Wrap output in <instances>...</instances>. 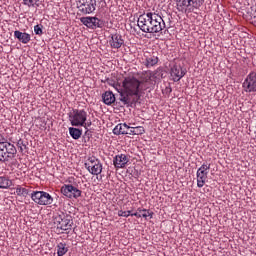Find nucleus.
<instances>
[{
    "label": "nucleus",
    "mask_w": 256,
    "mask_h": 256,
    "mask_svg": "<svg viewBox=\"0 0 256 256\" xmlns=\"http://www.w3.org/2000/svg\"><path fill=\"white\" fill-rule=\"evenodd\" d=\"M130 215H131V211H123V210L118 211L119 217H130Z\"/></svg>",
    "instance_id": "nucleus-30"
},
{
    "label": "nucleus",
    "mask_w": 256,
    "mask_h": 256,
    "mask_svg": "<svg viewBox=\"0 0 256 256\" xmlns=\"http://www.w3.org/2000/svg\"><path fill=\"white\" fill-rule=\"evenodd\" d=\"M80 22L85 25V27H88V29L92 28V23H93V17L88 16V17H82L80 18Z\"/></svg>",
    "instance_id": "nucleus-25"
},
{
    "label": "nucleus",
    "mask_w": 256,
    "mask_h": 256,
    "mask_svg": "<svg viewBox=\"0 0 256 256\" xmlns=\"http://www.w3.org/2000/svg\"><path fill=\"white\" fill-rule=\"evenodd\" d=\"M137 23L143 33H161L165 29V20L154 12L143 13L138 17Z\"/></svg>",
    "instance_id": "nucleus-2"
},
{
    "label": "nucleus",
    "mask_w": 256,
    "mask_h": 256,
    "mask_svg": "<svg viewBox=\"0 0 256 256\" xmlns=\"http://www.w3.org/2000/svg\"><path fill=\"white\" fill-rule=\"evenodd\" d=\"M61 193L68 199H79L83 192L71 184H64L61 187Z\"/></svg>",
    "instance_id": "nucleus-9"
},
{
    "label": "nucleus",
    "mask_w": 256,
    "mask_h": 256,
    "mask_svg": "<svg viewBox=\"0 0 256 256\" xmlns=\"http://www.w3.org/2000/svg\"><path fill=\"white\" fill-rule=\"evenodd\" d=\"M84 165L91 175H101L103 173V164L95 156L89 157Z\"/></svg>",
    "instance_id": "nucleus-5"
},
{
    "label": "nucleus",
    "mask_w": 256,
    "mask_h": 256,
    "mask_svg": "<svg viewBox=\"0 0 256 256\" xmlns=\"http://www.w3.org/2000/svg\"><path fill=\"white\" fill-rule=\"evenodd\" d=\"M97 7V0H79L77 9L82 15H91Z\"/></svg>",
    "instance_id": "nucleus-7"
},
{
    "label": "nucleus",
    "mask_w": 256,
    "mask_h": 256,
    "mask_svg": "<svg viewBox=\"0 0 256 256\" xmlns=\"http://www.w3.org/2000/svg\"><path fill=\"white\" fill-rule=\"evenodd\" d=\"M14 37L15 39H18L20 43H23V45H27L31 41V34L27 32H21L19 30L14 31Z\"/></svg>",
    "instance_id": "nucleus-15"
},
{
    "label": "nucleus",
    "mask_w": 256,
    "mask_h": 256,
    "mask_svg": "<svg viewBox=\"0 0 256 256\" xmlns=\"http://www.w3.org/2000/svg\"><path fill=\"white\" fill-rule=\"evenodd\" d=\"M68 119L72 127H84L87 131L89 127H91V122H87V111H85V109L73 108L68 113Z\"/></svg>",
    "instance_id": "nucleus-3"
},
{
    "label": "nucleus",
    "mask_w": 256,
    "mask_h": 256,
    "mask_svg": "<svg viewBox=\"0 0 256 256\" xmlns=\"http://www.w3.org/2000/svg\"><path fill=\"white\" fill-rule=\"evenodd\" d=\"M177 10L181 13H187V9L192 5H195L194 0H175Z\"/></svg>",
    "instance_id": "nucleus-14"
},
{
    "label": "nucleus",
    "mask_w": 256,
    "mask_h": 256,
    "mask_svg": "<svg viewBox=\"0 0 256 256\" xmlns=\"http://www.w3.org/2000/svg\"><path fill=\"white\" fill-rule=\"evenodd\" d=\"M138 211L141 217H143L144 219H147V217H150V219H153V212H150L147 209H141V208H138Z\"/></svg>",
    "instance_id": "nucleus-27"
},
{
    "label": "nucleus",
    "mask_w": 256,
    "mask_h": 256,
    "mask_svg": "<svg viewBox=\"0 0 256 256\" xmlns=\"http://www.w3.org/2000/svg\"><path fill=\"white\" fill-rule=\"evenodd\" d=\"M242 88L245 93H256V72H250L244 82L242 83Z\"/></svg>",
    "instance_id": "nucleus-8"
},
{
    "label": "nucleus",
    "mask_w": 256,
    "mask_h": 256,
    "mask_svg": "<svg viewBox=\"0 0 256 256\" xmlns=\"http://www.w3.org/2000/svg\"><path fill=\"white\" fill-rule=\"evenodd\" d=\"M23 142L22 140H19L18 143H17V146L20 148V151H23Z\"/></svg>",
    "instance_id": "nucleus-32"
},
{
    "label": "nucleus",
    "mask_w": 256,
    "mask_h": 256,
    "mask_svg": "<svg viewBox=\"0 0 256 256\" xmlns=\"http://www.w3.org/2000/svg\"><path fill=\"white\" fill-rule=\"evenodd\" d=\"M102 99H103V103H105V105H113V103L115 102V94H113V92H111V91H106L102 95Z\"/></svg>",
    "instance_id": "nucleus-19"
},
{
    "label": "nucleus",
    "mask_w": 256,
    "mask_h": 256,
    "mask_svg": "<svg viewBox=\"0 0 256 256\" xmlns=\"http://www.w3.org/2000/svg\"><path fill=\"white\" fill-rule=\"evenodd\" d=\"M11 187V180L8 177L0 176V189H9Z\"/></svg>",
    "instance_id": "nucleus-22"
},
{
    "label": "nucleus",
    "mask_w": 256,
    "mask_h": 256,
    "mask_svg": "<svg viewBox=\"0 0 256 256\" xmlns=\"http://www.w3.org/2000/svg\"><path fill=\"white\" fill-rule=\"evenodd\" d=\"M23 5L26 7H39L41 5V0H22Z\"/></svg>",
    "instance_id": "nucleus-24"
},
{
    "label": "nucleus",
    "mask_w": 256,
    "mask_h": 256,
    "mask_svg": "<svg viewBox=\"0 0 256 256\" xmlns=\"http://www.w3.org/2000/svg\"><path fill=\"white\" fill-rule=\"evenodd\" d=\"M129 161H131V156L126 154H118L113 159V165L115 169H125Z\"/></svg>",
    "instance_id": "nucleus-11"
},
{
    "label": "nucleus",
    "mask_w": 256,
    "mask_h": 256,
    "mask_svg": "<svg viewBox=\"0 0 256 256\" xmlns=\"http://www.w3.org/2000/svg\"><path fill=\"white\" fill-rule=\"evenodd\" d=\"M153 73L151 71H144L140 74L139 78L135 76H127L122 82L124 92H121L120 101L124 105H131L133 97H141V93L153 87Z\"/></svg>",
    "instance_id": "nucleus-1"
},
{
    "label": "nucleus",
    "mask_w": 256,
    "mask_h": 256,
    "mask_svg": "<svg viewBox=\"0 0 256 256\" xmlns=\"http://www.w3.org/2000/svg\"><path fill=\"white\" fill-rule=\"evenodd\" d=\"M109 43L112 49H121V47H123V44L125 43V40H123V36H121L120 34H113Z\"/></svg>",
    "instance_id": "nucleus-13"
},
{
    "label": "nucleus",
    "mask_w": 256,
    "mask_h": 256,
    "mask_svg": "<svg viewBox=\"0 0 256 256\" xmlns=\"http://www.w3.org/2000/svg\"><path fill=\"white\" fill-rule=\"evenodd\" d=\"M16 195L19 197H27L29 195V190L27 188L21 187V185H18L16 187Z\"/></svg>",
    "instance_id": "nucleus-23"
},
{
    "label": "nucleus",
    "mask_w": 256,
    "mask_h": 256,
    "mask_svg": "<svg viewBox=\"0 0 256 256\" xmlns=\"http://www.w3.org/2000/svg\"><path fill=\"white\" fill-rule=\"evenodd\" d=\"M69 133L72 139H81V135H83V130L75 127H70L69 128Z\"/></svg>",
    "instance_id": "nucleus-21"
},
{
    "label": "nucleus",
    "mask_w": 256,
    "mask_h": 256,
    "mask_svg": "<svg viewBox=\"0 0 256 256\" xmlns=\"http://www.w3.org/2000/svg\"><path fill=\"white\" fill-rule=\"evenodd\" d=\"M131 217H137V219H141V213L139 214L138 212L135 213H130Z\"/></svg>",
    "instance_id": "nucleus-31"
},
{
    "label": "nucleus",
    "mask_w": 256,
    "mask_h": 256,
    "mask_svg": "<svg viewBox=\"0 0 256 256\" xmlns=\"http://www.w3.org/2000/svg\"><path fill=\"white\" fill-rule=\"evenodd\" d=\"M209 169H211V164L203 163L197 170V187H204L205 182L207 181V175H209Z\"/></svg>",
    "instance_id": "nucleus-10"
},
{
    "label": "nucleus",
    "mask_w": 256,
    "mask_h": 256,
    "mask_svg": "<svg viewBox=\"0 0 256 256\" xmlns=\"http://www.w3.org/2000/svg\"><path fill=\"white\" fill-rule=\"evenodd\" d=\"M129 129H131V126L127 125L126 123L118 124L113 129V133H114V135H128Z\"/></svg>",
    "instance_id": "nucleus-16"
},
{
    "label": "nucleus",
    "mask_w": 256,
    "mask_h": 256,
    "mask_svg": "<svg viewBox=\"0 0 256 256\" xmlns=\"http://www.w3.org/2000/svg\"><path fill=\"white\" fill-rule=\"evenodd\" d=\"M145 133V128L143 126H130L128 130V135H143Z\"/></svg>",
    "instance_id": "nucleus-20"
},
{
    "label": "nucleus",
    "mask_w": 256,
    "mask_h": 256,
    "mask_svg": "<svg viewBox=\"0 0 256 256\" xmlns=\"http://www.w3.org/2000/svg\"><path fill=\"white\" fill-rule=\"evenodd\" d=\"M159 63V57L155 55H150L145 59L144 65L147 69H151V67H155Z\"/></svg>",
    "instance_id": "nucleus-18"
},
{
    "label": "nucleus",
    "mask_w": 256,
    "mask_h": 256,
    "mask_svg": "<svg viewBox=\"0 0 256 256\" xmlns=\"http://www.w3.org/2000/svg\"><path fill=\"white\" fill-rule=\"evenodd\" d=\"M56 249H57L58 256L67 255V253L69 252V246L67 245V242H65V241L59 242L56 246Z\"/></svg>",
    "instance_id": "nucleus-17"
},
{
    "label": "nucleus",
    "mask_w": 256,
    "mask_h": 256,
    "mask_svg": "<svg viewBox=\"0 0 256 256\" xmlns=\"http://www.w3.org/2000/svg\"><path fill=\"white\" fill-rule=\"evenodd\" d=\"M31 199L37 205H51L53 203V197L45 191H33Z\"/></svg>",
    "instance_id": "nucleus-6"
},
{
    "label": "nucleus",
    "mask_w": 256,
    "mask_h": 256,
    "mask_svg": "<svg viewBox=\"0 0 256 256\" xmlns=\"http://www.w3.org/2000/svg\"><path fill=\"white\" fill-rule=\"evenodd\" d=\"M170 75L173 81H181V79L185 77V71L183 70V67H181V65L175 64L171 67Z\"/></svg>",
    "instance_id": "nucleus-12"
},
{
    "label": "nucleus",
    "mask_w": 256,
    "mask_h": 256,
    "mask_svg": "<svg viewBox=\"0 0 256 256\" xmlns=\"http://www.w3.org/2000/svg\"><path fill=\"white\" fill-rule=\"evenodd\" d=\"M114 89H116V91H118V93L120 94V99H121V93L125 92V88L121 87V84L115 83L114 84Z\"/></svg>",
    "instance_id": "nucleus-29"
},
{
    "label": "nucleus",
    "mask_w": 256,
    "mask_h": 256,
    "mask_svg": "<svg viewBox=\"0 0 256 256\" xmlns=\"http://www.w3.org/2000/svg\"><path fill=\"white\" fill-rule=\"evenodd\" d=\"M54 225H56L57 229L60 231H71L73 227V218L70 215H57L54 218Z\"/></svg>",
    "instance_id": "nucleus-4"
},
{
    "label": "nucleus",
    "mask_w": 256,
    "mask_h": 256,
    "mask_svg": "<svg viewBox=\"0 0 256 256\" xmlns=\"http://www.w3.org/2000/svg\"><path fill=\"white\" fill-rule=\"evenodd\" d=\"M97 27L99 29H101V27H103V21H101V19H99L97 17H92V28L91 29H97Z\"/></svg>",
    "instance_id": "nucleus-26"
},
{
    "label": "nucleus",
    "mask_w": 256,
    "mask_h": 256,
    "mask_svg": "<svg viewBox=\"0 0 256 256\" xmlns=\"http://www.w3.org/2000/svg\"><path fill=\"white\" fill-rule=\"evenodd\" d=\"M34 33L36 35H43V26L42 25L34 26Z\"/></svg>",
    "instance_id": "nucleus-28"
}]
</instances>
